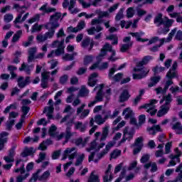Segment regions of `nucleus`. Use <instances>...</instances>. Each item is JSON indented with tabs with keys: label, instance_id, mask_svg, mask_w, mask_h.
<instances>
[{
	"label": "nucleus",
	"instance_id": "nucleus-1",
	"mask_svg": "<svg viewBox=\"0 0 182 182\" xmlns=\"http://www.w3.org/2000/svg\"><path fill=\"white\" fill-rule=\"evenodd\" d=\"M60 18H62V14L56 12L50 16V21L45 25L46 29L48 31L44 34L47 40L52 39V38L55 36V32H56L57 28L60 26V24L59 23Z\"/></svg>",
	"mask_w": 182,
	"mask_h": 182
},
{
	"label": "nucleus",
	"instance_id": "nucleus-2",
	"mask_svg": "<svg viewBox=\"0 0 182 182\" xmlns=\"http://www.w3.org/2000/svg\"><path fill=\"white\" fill-rule=\"evenodd\" d=\"M122 114H125L124 119H130V121H129L130 124H133L134 126H136V129H137V130H139V129H140L139 122L137 123V119H136V118L132 117L133 116V110L130 109L129 107H127L123 110Z\"/></svg>",
	"mask_w": 182,
	"mask_h": 182
},
{
	"label": "nucleus",
	"instance_id": "nucleus-3",
	"mask_svg": "<svg viewBox=\"0 0 182 182\" xmlns=\"http://www.w3.org/2000/svg\"><path fill=\"white\" fill-rule=\"evenodd\" d=\"M144 146V139H143V136L137 137L133 144V146L134 147L133 149L134 156H136V154H139V153L141 151Z\"/></svg>",
	"mask_w": 182,
	"mask_h": 182
},
{
	"label": "nucleus",
	"instance_id": "nucleus-4",
	"mask_svg": "<svg viewBox=\"0 0 182 182\" xmlns=\"http://www.w3.org/2000/svg\"><path fill=\"white\" fill-rule=\"evenodd\" d=\"M173 23H174V20L168 18L166 21L164 20V28L161 30L158 31V33L159 35H167L168 32H170V28L173 26Z\"/></svg>",
	"mask_w": 182,
	"mask_h": 182
},
{
	"label": "nucleus",
	"instance_id": "nucleus-5",
	"mask_svg": "<svg viewBox=\"0 0 182 182\" xmlns=\"http://www.w3.org/2000/svg\"><path fill=\"white\" fill-rule=\"evenodd\" d=\"M123 42L124 44H122L119 51L122 53H124L130 49L133 46V41H132V37L126 36L123 38Z\"/></svg>",
	"mask_w": 182,
	"mask_h": 182
},
{
	"label": "nucleus",
	"instance_id": "nucleus-6",
	"mask_svg": "<svg viewBox=\"0 0 182 182\" xmlns=\"http://www.w3.org/2000/svg\"><path fill=\"white\" fill-rule=\"evenodd\" d=\"M31 82L30 76H26V78L23 76H19L17 79V85L20 89H23L26 86H29Z\"/></svg>",
	"mask_w": 182,
	"mask_h": 182
},
{
	"label": "nucleus",
	"instance_id": "nucleus-7",
	"mask_svg": "<svg viewBox=\"0 0 182 182\" xmlns=\"http://www.w3.org/2000/svg\"><path fill=\"white\" fill-rule=\"evenodd\" d=\"M96 14H98V18H94L91 21V25H99V23H102L103 22V20H102V18H106L109 16V12L107 11H100L97 10L95 11Z\"/></svg>",
	"mask_w": 182,
	"mask_h": 182
},
{
	"label": "nucleus",
	"instance_id": "nucleus-8",
	"mask_svg": "<svg viewBox=\"0 0 182 182\" xmlns=\"http://www.w3.org/2000/svg\"><path fill=\"white\" fill-rule=\"evenodd\" d=\"M166 77L168 78V80L166 81L165 86L170 87V86L173 83V79L177 77V70L170 69L166 73Z\"/></svg>",
	"mask_w": 182,
	"mask_h": 182
},
{
	"label": "nucleus",
	"instance_id": "nucleus-9",
	"mask_svg": "<svg viewBox=\"0 0 182 182\" xmlns=\"http://www.w3.org/2000/svg\"><path fill=\"white\" fill-rule=\"evenodd\" d=\"M134 72H141V73L137 74V73H134L132 75V77L134 79V80H140L141 79H144V77H146L149 73V72H150L149 70H143V69H134L133 70Z\"/></svg>",
	"mask_w": 182,
	"mask_h": 182
},
{
	"label": "nucleus",
	"instance_id": "nucleus-10",
	"mask_svg": "<svg viewBox=\"0 0 182 182\" xmlns=\"http://www.w3.org/2000/svg\"><path fill=\"white\" fill-rule=\"evenodd\" d=\"M9 133L6 132H2L0 133V151H2L5 149V144L8 143V136Z\"/></svg>",
	"mask_w": 182,
	"mask_h": 182
},
{
	"label": "nucleus",
	"instance_id": "nucleus-11",
	"mask_svg": "<svg viewBox=\"0 0 182 182\" xmlns=\"http://www.w3.org/2000/svg\"><path fill=\"white\" fill-rule=\"evenodd\" d=\"M153 59V57L151 55H145L141 61H139L136 63V68L138 69H144L143 66H145V65H147L150 60Z\"/></svg>",
	"mask_w": 182,
	"mask_h": 182
},
{
	"label": "nucleus",
	"instance_id": "nucleus-12",
	"mask_svg": "<svg viewBox=\"0 0 182 182\" xmlns=\"http://www.w3.org/2000/svg\"><path fill=\"white\" fill-rule=\"evenodd\" d=\"M35 153H36V151L33 146H26L23 151L21 153V156L23 158L28 157V156H33V154H35Z\"/></svg>",
	"mask_w": 182,
	"mask_h": 182
},
{
	"label": "nucleus",
	"instance_id": "nucleus-13",
	"mask_svg": "<svg viewBox=\"0 0 182 182\" xmlns=\"http://www.w3.org/2000/svg\"><path fill=\"white\" fill-rule=\"evenodd\" d=\"M165 102V103H164ZM173 102V96H171V94L168 93L167 95H164L161 98V100L159 101L160 105H163L164 106H169Z\"/></svg>",
	"mask_w": 182,
	"mask_h": 182
},
{
	"label": "nucleus",
	"instance_id": "nucleus-14",
	"mask_svg": "<svg viewBox=\"0 0 182 182\" xmlns=\"http://www.w3.org/2000/svg\"><path fill=\"white\" fill-rule=\"evenodd\" d=\"M146 132H148V133L151 136H155L156 133L163 132V130H161V127H160V125L158 124V125H153L151 127H148L146 128Z\"/></svg>",
	"mask_w": 182,
	"mask_h": 182
},
{
	"label": "nucleus",
	"instance_id": "nucleus-15",
	"mask_svg": "<svg viewBox=\"0 0 182 182\" xmlns=\"http://www.w3.org/2000/svg\"><path fill=\"white\" fill-rule=\"evenodd\" d=\"M130 92H129V90H124L119 95V103H124V102H127L129 99H130Z\"/></svg>",
	"mask_w": 182,
	"mask_h": 182
},
{
	"label": "nucleus",
	"instance_id": "nucleus-16",
	"mask_svg": "<svg viewBox=\"0 0 182 182\" xmlns=\"http://www.w3.org/2000/svg\"><path fill=\"white\" fill-rule=\"evenodd\" d=\"M110 171H112V164L108 165V167L105 171V175L102 178L104 182H110L112 180H113V175L110 174ZM109 174H110L109 177Z\"/></svg>",
	"mask_w": 182,
	"mask_h": 182
},
{
	"label": "nucleus",
	"instance_id": "nucleus-17",
	"mask_svg": "<svg viewBox=\"0 0 182 182\" xmlns=\"http://www.w3.org/2000/svg\"><path fill=\"white\" fill-rule=\"evenodd\" d=\"M169 110L170 106L162 105L157 112V117H163V116H165V114H167V113H168Z\"/></svg>",
	"mask_w": 182,
	"mask_h": 182
},
{
	"label": "nucleus",
	"instance_id": "nucleus-18",
	"mask_svg": "<svg viewBox=\"0 0 182 182\" xmlns=\"http://www.w3.org/2000/svg\"><path fill=\"white\" fill-rule=\"evenodd\" d=\"M134 134H136V129L134 127H132L129 131L127 129L124 130V135L127 136V141L132 140Z\"/></svg>",
	"mask_w": 182,
	"mask_h": 182
},
{
	"label": "nucleus",
	"instance_id": "nucleus-19",
	"mask_svg": "<svg viewBox=\"0 0 182 182\" xmlns=\"http://www.w3.org/2000/svg\"><path fill=\"white\" fill-rule=\"evenodd\" d=\"M37 48L36 47H31L28 48V63H31V62H33L35 60V54L36 53Z\"/></svg>",
	"mask_w": 182,
	"mask_h": 182
},
{
	"label": "nucleus",
	"instance_id": "nucleus-20",
	"mask_svg": "<svg viewBox=\"0 0 182 182\" xmlns=\"http://www.w3.org/2000/svg\"><path fill=\"white\" fill-rule=\"evenodd\" d=\"M88 140L89 139L87 137L83 139V138L80 136L79 138L74 139V144L77 146H82V147H85V146L87 144Z\"/></svg>",
	"mask_w": 182,
	"mask_h": 182
},
{
	"label": "nucleus",
	"instance_id": "nucleus-21",
	"mask_svg": "<svg viewBox=\"0 0 182 182\" xmlns=\"http://www.w3.org/2000/svg\"><path fill=\"white\" fill-rule=\"evenodd\" d=\"M154 23L156 25V26H161L163 23H164V19H163V14L161 13H159L154 19Z\"/></svg>",
	"mask_w": 182,
	"mask_h": 182
},
{
	"label": "nucleus",
	"instance_id": "nucleus-22",
	"mask_svg": "<svg viewBox=\"0 0 182 182\" xmlns=\"http://www.w3.org/2000/svg\"><path fill=\"white\" fill-rule=\"evenodd\" d=\"M129 35H131L132 38H136L137 42H142L143 43L144 42H149V38H141V34L139 32H130L129 33Z\"/></svg>",
	"mask_w": 182,
	"mask_h": 182
},
{
	"label": "nucleus",
	"instance_id": "nucleus-23",
	"mask_svg": "<svg viewBox=\"0 0 182 182\" xmlns=\"http://www.w3.org/2000/svg\"><path fill=\"white\" fill-rule=\"evenodd\" d=\"M72 124H73V119H70L66 124V125L68 126L65 132V139L67 141L70 140V137H72L73 136L72 132H70V127Z\"/></svg>",
	"mask_w": 182,
	"mask_h": 182
},
{
	"label": "nucleus",
	"instance_id": "nucleus-24",
	"mask_svg": "<svg viewBox=\"0 0 182 182\" xmlns=\"http://www.w3.org/2000/svg\"><path fill=\"white\" fill-rule=\"evenodd\" d=\"M160 80H161V77L160 75L151 77V82L148 84V87L156 86V83H159Z\"/></svg>",
	"mask_w": 182,
	"mask_h": 182
},
{
	"label": "nucleus",
	"instance_id": "nucleus-25",
	"mask_svg": "<svg viewBox=\"0 0 182 182\" xmlns=\"http://www.w3.org/2000/svg\"><path fill=\"white\" fill-rule=\"evenodd\" d=\"M172 130H175L176 134H182L181 122H177L172 126Z\"/></svg>",
	"mask_w": 182,
	"mask_h": 182
},
{
	"label": "nucleus",
	"instance_id": "nucleus-26",
	"mask_svg": "<svg viewBox=\"0 0 182 182\" xmlns=\"http://www.w3.org/2000/svg\"><path fill=\"white\" fill-rule=\"evenodd\" d=\"M160 43L158 45L154 46L152 48H150L151 52H158L159 48H161L163 45H164V42H166V38H161L160 40Z\"/></svg>",
	"mask_w": 182,
	"mask_h": 182
},
{
	"label": "nucleus",
	"instance_id": "nucleus-27",
	"mask_svg": "<svg viewBox=\"0 0 182 182\" xmlns=\"http://www.w3.org/2000/svg\"><path fill=\"white\" fill-rule=\"evenodd\" d=\"M106 39L107 41H113V42H112V45H117V43H119V37H117V35L116 34H111L107 36Z\"/></svg>",
	"mask_w": 182,
	"mask_h": 182
},
{
	"label": "nucleus",
	"instance_id": "nucleus-28",
	"mask_svg": "<svg viewBox=\"0 0 182 182\" xmlns=\"http://www.w3.org/2000/svg\"><path fill=\"white\" fill-rule=\"evenodd\" d=\"M109 136V127H105L103 128L102 133L100 141H105Z\"/></svg>",
	"mask_w": 182,
	"mask_h": 182
},
{
	"label": "nucleus",
	"instance_id": "nucleus-29",
	"mask_svg": "<svg viewBox=\"0 0 182 182\" xmlns=\"http://www.w3.org/2000/svg\"><path fill=\"white\" fill-rule=\"evenodd\" d=\"M75 150H76V148H75V147L67 148L64 151V153L63 154L62 160H66V159H68V157L69 156V154H70V153L75 151Z\"/></svg>",
	"mask_w": 182,
	"mask_h": 182
},
{
	"label": "nucleus",
	"instance_id": "nucleus-30",
	"mask_svg": "<svg viewBox=\"0 0 182 182\" xmlns=\"http://www.w3.org/2000/svg\"><path fill=\"white\" fill-rule=\"evenodd\" d=\"M76 130H79L81 133L86 132V125L83 124V122H77L75 123Z\"/></svg>",
	"mask_w": 182,
	"mask_h": 182
},
{
	"label": "nucleus",
	"instance_id": "nucleus-31",
	"mask_svg": "<svg viewBox=\"0 0 182 182\" xmlns=\"http://www.w3.org/2000/svg\"><path fill=\"white\" fill-rule=\"evenodd\" d=\"M157 100H151L149 103L144 104L143 105H141L139 109V110H141V109H149L151 106H154V105H156Z\"/></svg>",
	"mask_w": 182,
	"mask_h": 182
},
{
	"label": "nucleus",
	"instance_id": "nucleus-32",
	"mask_svg": "<svg viewBox=\"0 0 182 182\" xmlns=\"http://www.w3.org/2000/svg\"><path fill=\"white\" fill-rule=\"evenodd\" d=\"M21 36H22V30H18L16 31V33L13 36V38L11 39V42L13 43H15L21 39Z\"/></svg>",
	"mask_w": 182,
	"mask_h": 182
},
{
	"label": "nucleus",
	"instance_id": "nucleus-33",
	"mask_svg": "<svg viewBox=\"0 0 182 182\" xmlns=\"http://www.w3.org/2000/svg\"><path fill=\"white\" fill-rule=\"evenodd\" d=\"M87 182H100L98 175H95V172H92L88 178Z\"/></svg>",
	"mask_w": 182,
	"mask_h": 182
},
{
	"label": "nucleus",
	"instance_id": "nucleus-34",
	"mask_svg": "<svg viewBox=\"0 0 182 182\" xmlns=\"http://www.w3.org/2000/svg\"><path fill=\"white\" fill-rule=\"evenodd\" d=\"M11 109H12L13 110H16V109H18V105L16 104V102H14L7 106L4 109V113H9V112H11Z\"/></svg>",
	"mask_w": 182,
	"mask_h": 182
},
{
	"label": "nucleus",
	"instance_id": "nucleus-35",
	"mask_svg": "<svg viewBox=\"0 0 182 182\" xmlns=\"http://www.w3.org/2000/svg\"><path fill=\"white\" fill-rule=\"evenodd\" d=\"M78 95L80 97H85V96L89 95V90L86 89V87L82 86L80 90Z\"/></svg>",
	"mask_w": 182,
	"mask_h": 182
},
{
	"label": "nucleus",
	"instance_id": "nucleus-36",
	"mask_svg": "<svg viewBox=\"0 0 182 182\" xmlns=\"http://www.w3.org/2000/svg\"><path fill=\"white\" fill-rule=\"evenodd\" d=\"M56 130H58V127L55 125H52L48 129V134L51 137H56Z\"/></svg>",
	"mask_w": 182,
	"mask_h": 182
},
{
	"label": "nucleus",
	"instance_id": "nucleus-37",
	"mask_svg": "<svg viewBox=\"0 0 182 182\" xmlns=\"http://www.w3.org/2000/svg\"><path fill=\"white\" fill-rule=\"evenodd\" d=\"M84 65L87 66L93 62V55H87L84 57Z\"/></svg>",
	"mask_w": 182,
	"mask_h": 182
},
{
	"label": "nucleus",
	"instance_id": "nucleus-38",
	"mask_svg": "<svg viewBox=\"0 0 182 182\" xmlns=\"http://www.w3.org/2000/svg\"><path fill=\"white\" fill-rule=\"evenodd\" d=\"M96 149H97V141H96V139H95L90 143V147L87 148V151H88L89 153L92 150H95L96 151Z\"/></svg>",
	"mask_w": 182,
	"mask_h": 182
},
{
	"label": "nucleus",
	"instance_id": "nucleus-39",
	"mask_svg": "<svg viewBox=\"0 0 182 182\" xmlns=\"http://www.w3.org/2000/svg\"><path fill=\"white\" fill-rule=\"evenodd\" d=\"M50 176V172L49 171H46L43 173L39 176L38 180L39 181H43V180H48L49 176Z\"/></svg>",
	"mask_w": 182,
	"mask_h": 182
},
{
	"label": "nucleus",
	"instance_id": "nucleus-40",
	"mask_svg": "<svg viewBox=\"0 0 182 182\" xmlns=\"http://www.w3.org/2000/svg\"><path fill=\"white\" fill-rule=\"evenodd\" d=\"M91 42H92V40H90V37H87L84 38L81 43L82 48H87V46L90 45Z\"/></svg>",
	"mask_w": 182,
	"mask_h": 182
},
{
	"label": "nucleus",
	"instance_id": "nucleus-41",
	"mask_svg": "<svg viewBox=\"0 0 182 182\" xmlns=\"http://www.w3.org/2000/svg\"><path fill=\"white\" fill-rule=\"evenodd\" d=\"M42 31V26H39V23H36L31 28V33L34 32H41Z\"/></svg>",
	"mask_w": 182,
	"mask_h": 182
},
{
	"label": "nucleus",
	"instance_id": "nucleus-42",
	"mask_svg": "<svg viewBox=\"0 0 182 182\" xmlns=\"http://www.w3.org/2000/svg\"><path fill=\"white\" fill-rule=\"evenodd\" d=\"M84 160H85V154H82L77 158L75 166H80V164L83 163Z\"/></svg>",
	"mask_w": 182,
	"mask_h": 182
},
{
	"label": "nucleus",
	"instance_id": "nucleus-43",
	"mask_svg": "<svg viewBox=\"0 0 182 182\" xmlns=\"http://www.w3.org/2000/svg\"><path fill=\"white\" fill-rule=\"evenodd\" d=\"M69 79V76L66 74L62 75L61 77H60L59 79V83L60 85H66V83L68 82V80Z\"/></svg>",
	"mask_w": 182,
	"mask_h": 182
},
{
	"label": "nucleus",
	"instance_id": "nucleus-44",
	"mask_svg": "<svg viewBox=\"0 0 182 182\" xmlns=\"http://www.w3.org/2000/svg\"><path fill=\"white\" fill-rule=\"evenodd\" d=\"M103 96H105V92H97L95 100L97 103H99V102H103Z\"/></svg>",
	"mask_w": 182,
	"mask_h": 182
},
{
	"label": "nucleus",
	"instance_id": "nucleus-45",
	"mask_svg": "<svg viewBox=\"0 0 182 182\" xmlns=\"http://www.w3.org/2000/svg\"><path fill=\"white\" fill-rule=\"evenodd\" d=\"M63 60H66L68 62L69 60H75V53L69 54L65 53L64 56H63Z\"/></svg>",
	"mask_w": 182,
	"mask_h": 182
},
{
	"label": "nucleus",
	"instance_id": "nucleus-46",
	"mask_svg": "<svg viewBox=\"0 0 182 182\" xmlns=\"http://www.w3.org/2000/svg\"><path fill=\"white\" fill-rule=\"evenodd\" d=\"M122 154V151L119 149L114 150L110 155L111 159H117Z\"/></svg>",
	"mask_w": 182,
	"mask_h": 182
},
{
	"label": "nucleus",
	"instance_id": "nucleus-47",
	"mask_svg": "<svg viewBox=\"0 0 182 182\" xmlns=\"http://www.w3.org/2000/svg\"><path fill=\"white\" fill-rule=\"evenodd\" d=\"M138 120H139L138 124L140 128L141 126H143V124H144V123H146V115L144 114L139 115Z\"/></svg>",
	"mask_w": 182,
	"mask_h": 182
},
{
	"label": "nucleus",
	"instance_id": "nucleus-48",
	"mask_svg": "<svg viewBox=\"0 0 182 182\" xmlns=\"http://www.w3.org/2000/svg\"><path fill=\"white\" fill-rule=\"evenodd\" d=\"M174 151L176 155H171V159H172V160H174V159H178V157H181L182 154L181 151H180L178 148H175Z\"/></svg>",
	"mask_w": 182,
	"mask_h": 182
},
{
	"label": "nucleus",
	"instance_id": "nucleus-49",
	"mask_svg": "<svg viewBox=\"0 0 182 182\" xmlns=\"http://www.w3.org/2000/svg\"><path fill=\"white\" fill-rule=\"evenodd\" d=\"M95 120L99 125L103 124V123H105V119H103V117H102L101 114H97L95 117Z\"/></svg>",
	"mask_w": 182,
	"mask_h": 182
},
{
	"label": "nucleus",
	"instance_id": "nucleus-50",
	"mask_svg": "<svg viewBox=\"0 0 182 182\" xmlns=\"http://www.w3.org/2000/svg\"><path fill=\"white\" fill-rule=\"evenodd\" d=\"M127 18H133V16H134V8L129 7L127 9Z\"/></svg>",
	"mask_w": 182,
	"mask_h": 182
},
{
	"label": "nucleus",
	"instance_id": "nucleus-51",
	"mask_svg": "<svg viewBox=\"0 0 182 182\" xmlns=\"http://www.w3.org/2000/svg\"><path fill=\"white\" fill-rule=\"evenodd\" d=\"M4 21L6 23L12 22V21H14V15L11 14H6L4 16Z\"/></svg>",
	"mask_w": 182,
	"mask_h": 182
},
{
	"label": "nucleus",
	"instance_id": "nucleus-52",
	"mask_svg": "<svg viewBox=\"0 0 182 182\" xmlns=\"http://www.w3.org/2000/svg\"><path fill=\"white\" fill-rule=\"evenodd\" d=\"M40 19H41V15L36 14L33 17L28 19V23H34V22H36L37 21H39Z\"/></svg>",
	"mask_w": 182,
	"mask_h": 182
},
{
	"label": "nucleus",
	"instance_id": "nucleus-53",
	"mask_svg": "<svg viewBox=\"0 0 182 182\" xmlns=\"http://www.w3.org/2000/svg\"><path fill=\"white\" fill-rule=\"evenodd\" d=\"M123 77V73H117L114 77H112L113 80L114 82H120Z\"/></svg>",
	"mask_w": 182,
	"mask_h": 182
},
{
	"label": "nucleus",
	"instance_id": "nucleus-54",
	"mask_svg": "<svg viewBox=\"0 0 182 182\" xmlns=\"http://www.w3.org/2000/svg\"><path fill=\"white\" fill-rule=\"evenodd\" d=\"M14 124H15V119L10 120L9 122L6 123V129L9 130V132H11Z\"/></svg>",
	"mask_w": 182,
	"mask_h": 182
},
{
	"label": "nucleus",
	"instance_id": "nucleus-55",
	"mask_svg": "<svg viewBox=\"0 0 182 182\" xmlns=\"http://www.w3.org/2000/svg\"><path fill=\"white\" fill-rule=\"evenodd\" d=\"M136 14L139 18H141V16H144V15L147 14V11L146 10L138 8L136 9Z\"/></svg>",
	"mask_w": 182,
	"mask_h": 182
},
{
	"label": "nucleus",
	"instance_id": "nucleus-56",
	"mask_svg": "<svg viewBox=\"0 0 182 182\" xmlns=\"http://www.w3.org/2000/svg\"><path fill=\"white\" fill-rule=\"evenodd\" d=\"M149 160H150V155L146 154L141 156L140 161H141V163L144 164V163H147V161H149Z\"/></svg>",
	"mask_w": 182,
	"mask_h": 182
},
{
	"label": "nucleus",
	"instance_id": "nucleus-57",
	"mask_svg": "<svg viewBox=\"0 0 182 182\" xmlns=\"http://www.w3.org/2000/svg\"><path fill=\"white\" fill-rule=\"evenodd\" d=\"M171 142H168L165 145V154H168L171 151Z\"/></svg>",
	"mask_w": 182,
	"mask_h": 182
},
{
	"label": "nucleus",
	"instance_id": "nucleus-58",
	"mask_svg": "<svg viewBox=\"0 0 182 182\" xmlns=\"http://www.w3.org/2000/svg\"><path fill=\"white\" fill-rule=\"evenodd\" d=\"M60 153H61L60 150L55 151L52 154V159L58 160V159H59V156H60Z\"/></svg>",
	"mask_w": 182,
	"mask_h": 182
},
{
	"label": "nucleus",
	"instance_id": "nucleus-59",
	"mask_svg": "<svg viewBox=\"0 0 182 182\" xmlns=\"http://www.w3.org/2000/svg\"><path fill=\"white\" fill-rule=\"evenodd\" d=\"M147 113H149V114L153 117V116H156V113H157V109H154V107H149L147 110H146Z\"/></svg>",
	"mask_w": 182,
	"mask_h": 182
},
{
	"label": "nucleus",
	"instance_id": "nucleus-60",
	"mask_svg": "<svg viewBox=\"0 0 182 182\" xmlns=\"http://www.w3.org/2000/svg\"><path fill=\"white\" fill-rule=\"evenodd\" d=\"M25 164H22L21 168H17L14 170V173H21V174H25Z\"/></svg>",
	"mask_w": 182,
	"mask_h": 182
},
{
	"label": "nucleus",
	"instance_id": "nucleus-61",
	"mask_svg": "<svg viewBox=\"0 0 182 182\" xmlns=\"http://www.w3.org/2000/svg\"><path fill=\"white\" fill-rule=\"evenodd\" d=\"M100 60H98L96 63H95L94 64H92V65H91L89 69H100Z\"/></svg>",
	"mask_w": 182,
	"mask_h": 182
},
{
	"label": "nucleus",
	"instance_id": "nucleus-62",
	"mask_svg": "<svg viewBox=\"0 0 182 182\" xmlns=\"http://www.w3.org/2000/svg\"><path fill=\"white\" fill-rule=\"evenodd\" d=\"M15 150H16V146H14L9 150V155L10 157H15Z\"/></svg>",
	"mask_w": 182,
	"mask_h": 182
},
{
	"label": "nucleus",
	"instance_id": "nucleus-63",
	"mask_svg": "<svg viewBox=\"0 0 182 182\" xmlns=\"http://www.w3.org/2000/svg\"><path fill=\"white\" fill-rule=\"evenodd\" d=\"M29 110H31V107H29L28 106L21 107V112L24 115H27L28 113H29Z\"/></svg>",
	"mask_w": 182,
	"mask_h": 182
},
{
	"label": "nucleus",
	"instance_id": "nucleus-64",
	"mask_svg": "<svg viewBox=\"0 0 182 182\" xmlns=\"http://www.w3.org/2000/svg\"><path fill=\"white\" fill-rule=\"evenodd\" d=\"M175 38L176 41H182V31L181 30L177 31Z\"/></svg>",
	"mask_w": 182,
	"mask_h": 182
}]
</instances>
